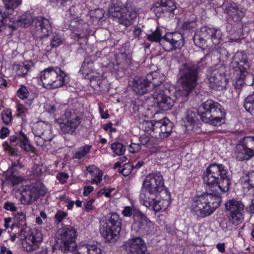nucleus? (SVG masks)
I'll return each instance as SVG.
<instances>
[{"instance_id":"nucleus-1","label":"nucleus","mask_w":254,"mask_h":254,"mask_svg":"<svg viewBox=\"0 0 254 254\" xmlns=\"http://www.w3.org/2000/svg\"><path fill=\"white\" fill-rule=\"evenodd\" d=\"M197 113L202 122L214 126H220L225 122V110L220 104L212 100H208L203 103L197 112L194 109L186 111L185 119L188 123V126L195 123Z\"/></svg>"},{"instance_id":"nucleus-2","label":"nucleus","mask_w":254,"mask_h":254,"mask_svg":"<svg viewBox=\"0 0 254 254\" xmlns=\"http://www.w3.org/2000/svg\"><path fill=\"white\" fill-rule=\"evenodd\" d=\"M203 183L211 190L217 187L222 192L229 190L231 178L227 168L222 164H210L202 174Z\"/></svg>"},{"instance_id":"nucleus-3","label":"nucleus","mask_w":254,"mask_h":254,"mask_svg":"<svg viewBox=\"0 0 254 254\" xmlns=\"http://www.w3.org/2000/svg\"><path fill=\"white\" fill-rule=\"evenodd\" d=\"M221 202V196L213 193H204L193 198L191 212L200 218L208 217L219 207Z\"/></svg>"},{"instance_id":"nucleus-4","label":"nucleus","mask_w":254,"mask_h":254,"mask_svg":"<svg viewBox=\"0 0 254 254\" xmlns=\"http://www.w3.org/2000/svg\"><path fill=\"white\" fill-rule=\"evenodd\" d=\"M199 64L188 62L183 64L180 68L179 81L182 96H188L196 85L198 73L202 68V66Z\"/></svg>"},{"instance_id":"nucleus-5","label":"nucleus","mask_w":254,"mask_h":254,"mask_svg":"<svg viewBox=\"0 0 254 254\" xmlns=\"http://www.w3.org/2000/svg\"><path fill=\"white\" fill-rule=\"evenodd\" d=\"M164 80L163 75L154 71L148 73L145 78H134L129 85L136 95H143L151 90L154 91Z\"/></svg>"},{"instance_id":"nucleus-6","label":"nucleus","mask_w":254,"mask_h":254,"mask_svg":"<svg viewBox=\"0 0 254 254\" xmlns=\"http://www.w3.org/2000/svg\"><path fill=\"white\" fill-rule=\"evenodd\" d=\"M43 86L46 88L56 89L66 85L69 82L67 74L58 66H50L39 73Z\"/></svg>"},{"instance_id":"nucleus-7","label":"nucleus","mask_w":254,"mask_h":254,"mask_svg":"<svg viewBox=\"0 0 254 254\" xmlns=\"http://www.w3.org/2000/svg\"><path fill=\"white\" fill-rule=\"evenodd\" d=\"M164 189V179L160 172H152L146 176L143 182L139 199L144 200L149 196L152 198Z\"/></svg>"},{"instance_id":"nucleus-8","label":"nucleus","mask_w":254,"mask_h":254,"mask_svg":"<svg viewBox=\"0 0 254 254\" xmlns=\"http://www.w3.org/2000/svg\"><path fill=\"white\" fill-rule=\"evenodd\" d=\"M232 66L235 68L233 84L236 89L240 90L245 84V77L248 74L249 64L244 52H238L233 56Z\"/></svg>"},{"instance_id":"nucleus-9","label":"nucleus","mask_w":254,"mask_h":254,"mask_svg":"<svg viewBox=\"0 0 254 254\" xmlns=\"http://www.w3.org/2000/svg\"><path fill=\"white\" fill-rule=\"evenodd\" d=\"M122 220L116 212L110 213L100 228L101 235L107 241L111 242L120 233Z\"/></svg>"},{"instance_id":"nucleus-10","label":"nucleus","mask_w":254,"mask_h":254,"mask_svg":"<svg viewBox=\"0 0 254 254\" xmlns=\"http://www.w3.org/2000/svg\"><path fill=\"white\" fill-rule=\"evenodd\" d=\"M94 58L92 56L86 57L81 65L79 73L84 78L89 80L95 88H102V81L105 78L104 72L100 73L95 71Z\"/></svg>"},{"instance_id":"nucleus-11","label":"nucleus","mask_w":254,"mask_h":254,"mask_svg":"<svg viewBox=\"0 0 254 254\" xmlns=\"http://www.w3.org/2000/svg\"><path fill=\"white\" fill-rule=\"evenodd\" d=\"M76 230L72 227L59 230L57 237V242L60 249L64 253L70 254L75 249Z\"/></svg>"},{"instance_id":"nucleus-12","label":"nucleus","mask_w":254,"mask_h":254,"mask_svg":"<svg viewBox=\"0 0 254 254\" xmlns=\"http://www.w3.org/2000/svg\"><path fill=\"white\" fill-rule=\"evenodd\" d=\"M254 156V136L240 138L233 152V158L237 161H248Z\"/></svg>"},{"instance_id":"nucleus-13","label":"nucleus","mask_w":254,"mask_h":254,"mask_svg":"<svg viewBox=\"0 0 254 254\" xmlns=\"http://www.w3.org/2000/svg\"><path fill=\"white\" fill-rule=\"evenodd\" d=\"M206 77L212 89L216 91H222L226 88L228 78L225 74L223 66H217L210 67L207 71Z\"/></svg>"},{"instance_id":"nucleus-14","label":"nucleus","mask_w":254,"mask_h":254,"mask_svg":"<svg viewBox=\"0 0 254 254\" xmlns=\"http://www.w3.org/2000/svg\"><path fill=\"white\" fill-rule=\"evenodd\" d=\"M9 145L7 146V149L11 156L17 155V149L12 147V146L18 145L26 153L34 152L35 149L30 143L29 137L22 130L15 132L14 135H10L9 138Z\"/></svg>"},{"instance_id":"nucleus-15","label":"nucleus","mask_w":254,"mask_h":254,"mask_svg":"<svg viewBox=\"0 0 254 254\" xmlns=\"http://www.w3.org/2000/svg\"><path fill=\"white\" fill-rule=\"evenodd\" d=\"M229 222L237 226L241 224L244 219L245 205L238 199H231L225 204Z\"/></svg>"},{"instance_id":"nucleus-16","label":"nucleus","mask_w":254,"mask_h":254,"mask_svg":"<svg viewBox=\"0 0 254 254\" xmlns=\"http://www.w3.org/2000/svg\"><path fill=\"white\" fill-rule=\"evenodd\" d=\"M64 119L60 124V132L62 134H73L81 123V118L72 109H66Z\"/></svg>"},{"instance_id":"nucleus-17","label":"nucleus","mask_w":254,"mask_h":254,"mask_svg":"<svg viewBox=\"0 0 254 254\" xmlns=\"http://www.w3.org/2000/svg\"><path fill=\"white\" fill-rule=\"evenodd\" d=\"M46 193L47 189L45 186L40 181H36L30 185L25 186L21 192L23 197L28 203L45 196Z\"/></svg>"},{"instance_id":"nucleus-18","label":"nucleus","mask_w":254,"mask_h":254,"mask_svg":"<svg viewBox=\"0 0 254 254\" xmlns=\"http://www.w3.org/2000/svg\"><path fill=\"white\" fill-rule=\"evenodd\" d=\"M26 229L23 227L17 233V238L22 239L25 238V242L23 243V247L27 252H32L37 250L42 241L43 235L41 231L35 230L33 231L28 237H25Z\"/></svg>"},{"instance_id":"nucleus-19","label":"nucleus","mask_w":254,"mask_h":254,"mask_svg":"<svg viewBox=\"0 0 254 254\" xmlns=\"http://www.w3.org/2000/svg\"><path fill=\"white\" fill-rule=\"evenodd\" d=\"M164 87L162 83L159 85L153 91L152 96L156 107L160 110L167 111L172 109L174 101L170 96L165 94Z\"/></svg>"},{"instance_id":"nucleus-20","label":"nucleus","mask_w":254,"mask_h":254,"mask_svg":"<svg viewBox=\"0 0 254 254\" xmlns=\"http://www.w3.org/2000/svg\"><path fill=\"white\" fill-rule=\"evenodd\" d=\"M184 45V37L177 32L167 33L163 37L162 46L167 51L181 49Z\"/></svg>"},{"instance_id":"nucleus-21","label":"nucleus","mask_w":254,"mask_h":254,"mask_svg":"<svg viewBox=\"0 0 254 254\" xmlns=\"http://www.w3.org/2000/svg\"><path fill=\"white\" fill-rule=\"evenodd\" d=\"M152 228L153 223L141 211L134 214L132 229L134 231L142 234H148L152 232Z\"/></svg>"},{"instance_id":"nucleus-22","label":"nucleus","mask_w":254,"mask_h":254,"mask_svg":"<svg viewBox=\"0 0 254 254\" xmlns=\"http://www.w3.org/2000/svg\"><path fill=\"white\" fill-rule=\"evenodd\" d=\"M154 195L152 198L149 196L144 200L139 199V201L147 207H152L153 210L156 212L165 210L170 204L169 199H163L159 196V194Z\"/></svg>"},{"instance_id":"nucleus-23","label":"nucleus","mask_w":254,"mask_h":254,"mask_svg":"<svg viewBox=\"0 0 254 254\" xmlns=\"http://www.w3.org/2000/svg\"><path fill=\"white\" fill-rule=\"evenodd\" d=\"M173 126V123L167 118L156 121L154 137L162 139L167 138L172 132Z\"/></svg>"},{"instance_id":"nucleus-24","label":"nucleus","mask_w":254,"mask_h":254,"mask_svg":"<svg viewBox=\"0 0 254 254\" xmlns=\"http://www.w3.org/2000/svg\"><path fill=\"white\" fill-rule=\"evenodd\" d=\"M36 29V33L40 38L49 36L52 33V28L49 19L40 16L35 18L33 20Z\"/></svg>"},{"instance_id":"nucleus-25","label":"nucleus","mask_w":254,"mask_h":254,"mask_svg":"<svg viewBox=\"0 0 254 254\" xmlns=\"http://www.w3.org/2000/svg\"><path fill=\"white\" fill-rule=\"evenodd\" d=\"M123 9L121 6L118 2L114 3L113 5L109 8L108 13L109 16L113 18L114 20L117 21L121 24L126 27L130 25L132 22L131 19L128 18L127 15L122 12Z\"/></svg>"},{"instance_id":"nucleus-26","label":"nucleus","mask_w":254,"mask_h":254,"mask_svg":"<svg viewBox=\"0 0 254 254\" xmlns=\"http://www.w3.org/2000/svg\"><path fill=\"white\" fill-rule=\"evenodd\" d=\"M202 36L210 40L214 45H218L223 41V33L218 28L204 26L200 29Z\"/></svg>"},{"instance_id":"nucleus-27","label":"nucleus","mask_w":254,"mask_h":254,"mask_svg":"<svg viewBox=\"0 0 254 254\" xmlns=\"http://www.w3.org/2000/svg\"><path fill=\"white\" fill-rule=\"evenodd\" d=\"M125 247L126 250L130 254H142L146 250L145 243L140 237L128 240L125 243Z\"/></svg>"},{"instance_id":"nucleus-28","label":"nucleus","mask_w":254,"mask_h":254,"mask_svg":"<svg viewBox=\"0 0 254 254\" xmlns=\"http://www.w3.org/2000/svg\"><path fill=\"white\" fill-rule=\"evenodd\" d=\"M17 96L21 100L25 101L26 106L30 107L37 97L35 91L24 84H21L16 91Z\"/></svg>"},{"instance_id":"nucleus-29","label":"nucleus","mask_w":254,"mask_h":254,"mask_svg":"<svg viewBox=\"0 0 254 254\" xmlns=\"http://www.w3.org/2000/svg\"><path fill=\"white\" fill-rule=\"evenodd\" d=\"M34 67V64L32 61H27L24 63H14L12 65V69L16 76L27 78Z\"/></svg>"},{"instance_id":"nucleus-30","label":"nucleus","mask_w":254,"mask_h":254,"mask_svg":"<svg viewBox=\"0 0 254 254\" xmlns=\"http://www.w3.org/2000/svg\"><path fill=\"white\" fill-rule=\"evenodd\" d=\"M225 11L229 18L234 22L241 21L246 14L245 9L234 2L229 3L226 6Z\"/></svg>"},{"instance_id":"nucleus-31","label":"nucleus","mask_w":254,"mask_h":254,"mask_svg":"<svg viewBox=\"0 0 254 254\" xmlns=\"http://www.w3.org/2000/svg\"><path fill=\"white\" fill-rule=\"evenodd\" d=\"M11 14L5 10H0V33H1L3 35H10L9 24L10 23L11 18L9 17V15Z\"/></svg>"},{"instance_id":"nucleus-32","label":"nucleus","mask_w":254,"mask_h":254,"mask_svg":"<svg viewBox=\"0 0 254 254\" xmlns=\"http://www.w3.org/2000/svg\"><path fill=\"white\" fill-rule=\"evenodd\" d=\"M31 18L26 15L23 14L19 16L16 20H13V18H11L10 23L9 24V26H10V35H12L13 31L15 30L18 26L27 27L31 24Z\"/></svg>"},{"instance_id":"nucleus-33","label":"nucleus","mask_w":254,"mask_h":254,"mask_svg":"<svg viewBox=\"0 0 254 254\" xmlns=\"http://www.w3.org/2000/svg\"><path fill=\"white\" fill-rule=\"evenodd\" d=\"M52 139V135L35 136L34 140L37 146L40 147L46 151L51 148L50 141Z\"/></svg>"},{"instance_id":"nucleus-34","label":"nucleus","mask_w":254,"mask_h":254,"mask_svg":"<svg viewBox=\"0 0 254 254\" xmlns=\"http://www.w3.org/2000/svg\"><path fill=\"white\" fill-rule=\"evenodd\" d=\"M92 146L86 144L80 147L73 153L72 157L76 159H85L87 154L90 152Z\"/></svg>"},{"instance_id":"nucleus-35","label":"nucleus","mask_w":254,"mask_h":254,"mask_svg":"<svg viewBox=\"0 0 254 254\" xmlns=\"http://www.w3.org/2000/svg\"><path fill=\"white\" fill-rule=\"evenodd\" d=\"M156 122V120H144L140 124L139 127L144 131L150 132V134L152 133V135L154 136V128Z\"/></svg>"},{"instance_id":"nucleus-36","label":"nucleus","mask_w":254,"mask_h":254,"mask_svg":"<svg viewBox=\"0 0 254 254\" xmlns=\"http://www.w3.org/2000/svg\"><path fill=\"white\" fill-rule=\"evenodd\" d=\"M243 182L245 183L244 187H246L248 190L254 188V168L251 169L245 176L242 179Z\"/></svg>"},{"instance_id":"nucleus-37","label":"nucleus","mask_w":254,"mask_h":254,"mask_svg":"<svg viewBox=\"0 0 254 254\" xmlns=\"http://www.w3.org/2000/svg\"><path fill=\"white\" fill-rule=\"evenodd\" d=\"M147 40L151 42H159L162 45L163 37H162L161 30L158 27L155 30L150 34L146 35Z\"/></svg>"},{"instance_id":"nucleus-38","label":"nucleus","mask_w":254,"mask_h":254,"mask_svg":"<svg viewBox=\"0 0 254 254\" xmlns=\"http://www.w3.org/2000/svg\"><path fill=\"white\" fill-rule=\"evenodd\" d=\"M111 149L117 156L123 155L126 150V146L118 141L114 142L111 145Z\"/></svg>"},{"instance_id":"nucleus-39","label":"nucleus","mask_w":254,"mask_h":254,"mask_svg":"<svg viewBox=\"0 0 254 254\" xmlns=\"http://www.w3.org/2000/svg\"><path fill=\"white\" fill-rule=\"evenodd\" d=\"M244 107L248 112L254 117V92L246 98Z\"/></svg>"},{"instance_id":"nucleus-40","label":"nucleus","mask_w":254,"mask_h":254,"mask_svg":"<svg viewBox=\"0 0 254 254\" xmlns=\"http://www.w3.org/2000/svg\"><path fill=\"white\" fill-rule=\"evenodd\" d=\"M70 254H88V242H81L75 244V250Z\"/></svg>"},{"instance_id":"nucleus-41","label":"nucleus","mask_w":254,"mask_h":254,"mask_svg":"<svg viewBox=\"0 0 254 254\" xmlns=\"http://www.w3.org/2000/svg\"><path fill=\"white\" fill-rule=\"evenodd\" d=\"M166 13L173 12L177 8L176 2L173 0H160Z\"/></svg>"},{"instance_id":"nucleus-42","label":"nucleus","mask_w":254,"mask_h":254,"mask_svg":"<svg viewBox=\"0 0 254 254\" xmlns=\"http://www.w3.org/2000/svg\"><path fill=\"white\" fill-rule=\"evenodd\" d=\"M34 136L52 135L49 129H45L43 125H36L32 129Z\"/></svg>"},{"instance_id":"nucleus-43","label":"nucleus","mask_w":254,"mask_h":254,"mask_svg":"<svg viewBox=\"0 0 254 254\" xmlns=\"http://www.w3.org/2000/svg\"><path fill=\"white\" fill-rule=\"evenodd\" d=\"M163 5L160 2V0H158L153 4L151 10L154 12L156 16L158 17H161L165 11L163 7Z\"/></svg>"},{"instance_id":"nucleus-44","label":"nucleus","mask_w":254,"mask_h":254,"mask_svg":"<svg viewBox=\"0 0 254 254\" xmlns=\"http://www.w3.org/2000/svg\"><path fill=\"white\" fill-rule=\"evenodd\" d=\"M6 10L11 11L21 4L22 0H2Z\"/></svg>"},{"instance_id":"nucleus-45","label":"nucleus","mask_w":254,"mask_h":254,"mask_svg":"<svg viewBox=\"0 0 254 254\" xmlns=\"http://www.w3.org/2000/svg\"><path fill=\"white\" fill-rule=\"evenodd\" d=\"M30 176L33 178H38L42 176L44 173L42 166L35 164L30 171Z\"/></svg>"},{"instance_id":"nucleus-46","label":"nucleus","mask_w":254,"mask_h":254,"mask_svg":"<svg viewBox=\"0 0 254 254\" xmlns=\"http://www.w3.org/2000/svg\"><path fill=\"white\" fill-rule=\"evenodd\" d=\"M64 40L63 35L59 33H55L51 40V46L52 48H57L63 44Z\"/></svg>"},{"instance_id":"nucleus-47","label":"nucleus","mask_w":254,"mask_h":254,"mask_svg":"<svg viewBox=\"0 0 254 254\" xmlns=\"http://www.w3.org/2000/svg\"><path fill=\"white\" fill-rule=\"evenodd\" d=\"M101 251L99 244L95 242H88V254H101Z\"/></svg>"},{"instance_id":"nucleus-48","label":"nucleus","mask_w":254,"mask_h":254,"mask_svg":"<svg viewBox=\"0 0 254 254\" xmlns=\"http://www.w3.org/2000/svg\"><path fill=\"white\" fill-rule=\"evenodd\" d=\"M204 38L205 37L202 36L201 33L200 34H195L192 38L194 45L199 48L202 47L206 43V40Z\"/></svg>"},{"instance_id":"nucleus-49","label":"nucleus","mask_w":254,"mask_h":254,"mask_svg":"<svg viewBox=\"0 0 254 254\" xmlns=\"http://www.w3.org/2000/svg\"><path fill=\"white\" fill-rule=\"evenodd\" d=\"M14 220L17 222L19 226L24 227L26 226V216L24 212H17L14 217Z\"/></svg>"},{"instance_id":"nucleus-50","label":"nucleus","mask_w":254,"mask_h":254,"mask_svg":"<svg viewBox=\"0 0 254 254\" xmlns=\"http://www.w3.org/2000/svg\"><path fill=\"white\" fill-rule=\"evenodd\" d=\"M3 122L5 125H8L12 121V112L10 109L2 111L1 113Z\"/></svg>"},{"instance_id":"nucleus-51","label":"nucleus","mask_w":254,"mask_h":254,"mask_svg":"<svg viewBox=\"0 0 254 254\" xmlns=\"http://www.w3.org/2000/svg\"><path fill=\"white\" fill-rule=\"evenodd\" d=\"M133 169V165H132L131 163H127L123 166V168L119 170L118 172L119 173L122 174L123 176L126 177L130 174L131 171Z\"/></svg>"},{"instance_id":"nucleus-52","label":"nucleus","mask_w":254,"mask_h":254,"mask_svg":"<svg viewBox=\"0 0 254 254\" xmlns=\"http://www.w3.org/2000/svg\"><path fill=\"white\" fill-rule=\"evenodd\" d=\"M215 55L218 57V59L222 61H224L227 59L228 56V53L225 48H218L215 51Z\"/></svg>"},{"instance_id":"nucleus-53","label":"nucleus","mask_w":254,"mask_h":254,"mask_svg":"<svg viewBox=\"0 0 254 254\" xmlns=\"http://www.w3.org/2000/svg\"><path fill=\"white\" fill-rule=\"evenodd\" d=\"M137 212L140 211L137 209H133L130 206H126L122 211V214L125 217H130L133 215L134 219V214Z\"/></svg>"},{"instance_id":"nucleus-54","label":"nucleus","mask_w":254,"mask_h":254,"mask_svg":"<svg viewBox=\"0 0 254 254\" xmlns=\"http://www.w3.org/2000/svg\"><path fill=\"white\" fill-rule=\"evenodd\" d=\"M196 26V22L194 21H185L181 26L183 30H190L195 28Z\"/></svg>"},{"instance_id":"nucleus-55","label":"nucleus","mask_w":254,"mask_h":254,"mask_svg":"<svg viewBox=\"0 0 254 254\" xmlns=\"http://www.w3.org/2000/svg\"><path fill=\"white\" fill-rule=\"evenodd\" d=\"M67 215V213L62 210H58L56 213L54 218L56 223L59 224Z\"/></svg>"},{"instance_id":"nucleus-56","label":"nucleus","mask_w":254,"mask_h":254,"mask_svg":"<svg viewBox=\"0 0 254 254\" xmlns=\"http://www.w3.org/2000/svg\"><path fill=\"white\" fill-rule=\"evenodd\" d=\"M86 170L89 172L91 177L95 175H98L99 173L103 172L101 170L94 165L87 167Z\"/></svg>"},{"instance_id":"nucleus-57","label":"nucleus","mask_w":254,"mask_h":254,"mask_svg":"<svg viewBox=\"0 0 254 254\" xmlns=\"http://www.w3.org/2000/svg\"><path fill=\"white\" fill-rule=\"evenodd\" d=\"M141 145L139 143L131 142L128 146V151L131 153L138 152L141 149Z\"/></svg>"},{"instance_id":"nucleus-58","label":"nucleus","mask_w":254,"mask_h":254,"mask_svg":"<svg viewBox=\"0 0 254 254\" xmlns=\"http://www.w3.org/2000/svg\"><path fill=\"white\" fill-rule=\"evenodd\" d=\"M8 183L12 186L18 185L20 183L21 180L20 177H17L15 175H10L7 178Z\"/></svg>"},{"instance_id":"nucleus-59","label":"nucleus","mask_w":254,"mask_h":254,"mask_svg":"<svg viewBox=\"0 0 254 254\" xmlns=\"http://www.w3.org/2000/svg\"><path fill=\"white\" fill-rule=\"evenodd\" d=\"M103 173L101 172V173H99L98 175H95L91 177L90 183L91 184H99L102 180Z\"/></svg>"},{"instance_id":"nucleus-60","label":"nucleus","mask_w":254,"mask_h":254,"mask_svg":"<svg viewBox=\"0 0 254 254\" xmlns=\"http://www.w3.org/2000/svg\"><path fill=\"white\" fill-rule=\"evenodd\" d=\"M69 178V175L65 172L59 173L56 176V178L60 183L64 184L66 181L65 180Z\"/></svg>"},{"instance_id":"nucleus-61","label":"nucleus","mask_w":254,"mask_h":254,"mask_svg":"<svg viewBox=\"0 0 254 254\" xmlns=\"http://www.w3.org/2000/svg\"><path fill=\"white\" fill-rule=\"evenodd\" d=\"M3 208L7 210H9L11 212H15L17 209V208L14 205V204L12 202L9 201H6V202H5L3 206Z\"/></svg>"},{"instance_id":"nucleus-62","label":"nucleus","mask_w":254,"mask_h":254,"mask_svg":"<svg viewBox=\"0 0 254 254\" xmlns=\"http://www.w3.org/2000/svg\"><path fill=\"white\" fill-rule=\"evenodd\" d=\"M9 134V130L7 127H2L0 130V138L4 139Z\"/></svg>"},{"instance_id":"nucleus-63","label":"nucleus","mask_w":254,"mask_h":254,"mask_svg":"<svg viewBox=\"0 0 254 254\" xmlns=\"http://www.w3.org/2000/svg\"><path fill=\"white\" fill-rule=\"evenodd\" d=\"M94 201L95 199L92 198L87 202L85 206V209L86 211H89L94 209L95 206L93 205Z\"/></svg>"},{"instance_id":"nucleus-64","label":"nucleus","mask_w":254,"mask_h":254,"mask_svg":"<svg viewBox=\"0 0 254 254\" xmlns=\"http://www.w3.org/2000/svg\"><path fill=\"white\" fill-rule=\"evenodd\" d=\"M94 190L93 187L91 186H86L84 188L83 195L84 196H88Z\"/></svg>"}]
</instances>
